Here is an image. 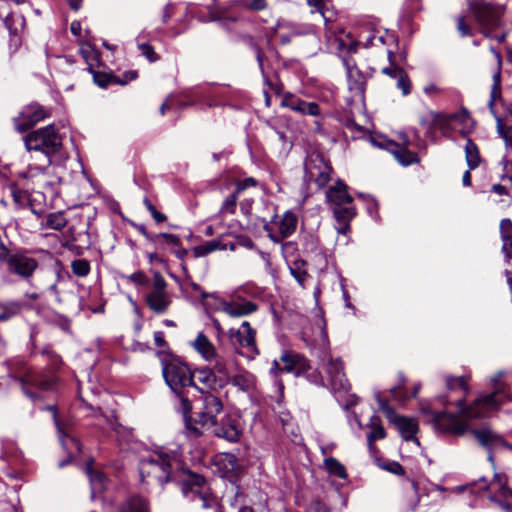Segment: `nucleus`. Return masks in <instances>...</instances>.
I'll list each match as a JSON object with an SVG mask.
<instances>
[{"mask_svg": "<svg viewBox=\"0 0 512 512\" xmlns=\"http://www.w3.org/2000/svg\"><path fill=\"white\" fill-rule=\"evenodd\" d=\"M139 472L142 481L156 482L163 486L169 482L181 484L184 495H190L193 501H200L202 507H208V497L202 492L204 476L183 468L174 453L154 451L140 461Z\"/></svg>", "mask_w": 512, "mask_h": 512, "instance_id": "1", "label": "nucleus"}, {"mask_svg": "<svg viewBox=\"0 0 512 512\" xmlns=\"http://www.w3.org/2000/svg\"><path fill=\"white\" fill-rule=\"evenodd\" d=\"M161 364L165 383L179 400L177 411L188 417L193 405L186 395V389L189 387L199 388L194 381V373L185 362L176 356L169 355L162 358Z\"/></svg>", "mask_w": 512, "mask_h": 512, "instance_id": "2", "label": "nucleus"}, {"mask_svg": "<svg viewBox=\"0 0 512 512\" xmlns=\"http://www.w3.org/2000/svg\"><path fill=\"white\" fill-rule=\"evenodd\" d=\"M503 373H497L491 379L493 391L489 394H482L470 405H466L465 397L456 402L459 415L467 420L485 418L494 410H498L508 397L507 385L502 381Z\"/></svg>", "mask_w": 512, "mask_h": 512, "instance_id": "3", "label": "nucleus"}, {"mask_svg": "<svg viewBox=\"0 0 512 512\" xmlns=\"http://www.w3.org/2000/svg\"><path fill=\"white\" fill-rule=\"evenodd\" d=\"M201 395L199 401L201 406L199 410L195 412V417L191 415L192 411L187 415L183 416L185 428L194 437L203 435L202 428L209 429L211 425L215 424L218 420L217 417L223 412L222 400L209 391H204L203 388H198Z\"/></svg>", "mask_w": 512, "mask_h": 512, "instance_id": "4", "label": "nucleus"}, {"mask_svg": "<svg viewBox=\"0 0 512 512\" xmlns=\"http://www.w3.org/2000/svg\"><path fill=\"white\" fill-rule=\"evenodd\" d=\"M24 144L28 151L41 152L46 156L47 164L62 148V137L54 125H48L28 133L24 137Z\"/></svg>", "mask_w": 512, "mask_h": 512, "instance_id": "5", "label": "nucleus"}, {"mask_svg": "<svg viewBox=\"0 0 512 512\" xmlns=\"http://www.w3.org/2000/svg\"><path fill=\"white\" fill-rule=\"evenodd\" d=\"M468 6L486 38H492V32L504 26V6L483 1H473Z\"/></svg>", "mask_w": 512, "mask_h": 512, "instance_id": "6", "label": "nucleus"}, {"mask_svg": "<svg viewBox=\"0 0 512 512\" xmlns=\"http://www.w3.org/2000/svg\"><path fill=\"white\" fill-rule=\"evenodd\" d=\"M13 378L20 383L24 394L33 400L38 399L39 395L31 387L40 391H55L58 386V377L52 370L28 368Z\"/></svg>", "mask_w": 512, "mask_h": 512, "instance_id": "7", "label": "nucleus"}, {"mask_svg": "<svg viewBox=\"0 0 512 512\" xmlns=\"http://www.w3.org/2000/svg\"><path fill=\"white\" fill-rule=\"evenodd\" d=\"M167 282L160 272L153 273L152 290L146 294L145 303L147 307L156 314L165 313L171 303V295L167 292Z\"/></svg>", "mask_w": 512, "mask_h": 512, "instance_id": "8", "label": "nucleus"}, {"mask_svg": "<svg viewBox=\"0 0 512 512\" xmlns=\"http://www.w3.org/2000/svg\"><path fill=\"white\" fill-rule=\"evenodd\" d=\"M306 182H314L319 188H323L331 179L333 171L329 162L319 153H312L305 161L304 165Z\"/></svg>", "mask_w": 512, "mask_h": 512, "instance_id": "9", "label": "nucleus"}, {"mask_svg": "<svg viewBox=\"0 0 512 512\" xmlns=\"http://www.w3.org/2000/svg\"><path fill=\"white\" fill-rule=\"evenodd\" d=\"M49 116L50 113L44 106L37 102L30 103L13 118L14 128L17 132L24 133Z\"/></svg>", "mask_w": 512, "mask_h": 512, "instance_id": "10", "label": "nucleus"}, {"mask_svg": "<svg viewBox=\"0 0 512 512\" xmlns=\"http://www.w3.org/2000/svg\"><path fill=\"white\" fill-rule=\"evenodd\" d=\"M212 434L230 443H237L242 435L239 419L232 414H225L209 428Z\"/></svg>", "mask_w": 512, "mask_h": 512, "instance_id": "11", "label": "nucleus"}, {"mask_svg": "<svg viewBox=\"0 0 512 512\" xmlns=\"http://www.w3.org/2000/svg\"><path fill=\"white\" fill-rule=\"evenodd\" d=\"M432 421L435 428L442 432L455 436H462L468 431V424L459 419V415L446 411H432Z\"/></svg>", "mask_w": 512, "mask_h": 512, "instance_id": "12", "label": "nucleus"}, {"mask_svg": "<svg viewBox=\"0 0 512 512\" xmlns=\"http://www.w3.org/2000/svg\"><path fill=\"white\" fill-rule=\"evenodd\" d=\"M38 265V261L28 256L27 251H17L11 254L7 263V270L11 274L28 279L33 275Z\"/></svg>", "mask_w": 512, "mask_h": 512, "instance_id": "13", "label": "nucleus"}, {"mask_svg": "<svg viewBox=\"0 0 512 512\" xmlns=\"http://www.w3.org/2000/svg\"><path fill=\"white\" fill-rule=\"evenodd\" d=\"M298 218L292 211H286L278 223V231L274 232L267 224L264 230L274 243H281L285 238L292 235L297 227Z\"/></svg>", "mask_w": 512, "mask_h": 512, "instance_id": "14", "label": "nucleus"}, {"mask_svg": "<svg viewBox=\"0 0 512 512\" xmlns=\"http://www.w3.org/2000/svg\"><path fill=\"white\" fill-rule=\"evenodd\" d=\"M255 330L250 326V323L244 321L238 330L230 329L229 336L233 344H239L241 347L246 348L248 353L256 355L259 353L255 342Z\"/></svg>", "mask_w": 512, "mask_h": 512, "instance_id": "15", "label": "nucleus"}, {"mask_svg": "<svg viewBox=\"0 0 512 512\" xmlns=\"http://www.w3.org/2000/svg\"><path fill=\"white\" fill-rule=\"evenodd\" d=\"M388 58L390 61V66L384 67L382 69V73L394 78L397 80V88L401 90L404 96H407L411 93L412 90V82L407 74V72L400 66L395 64L394 61V53L392 51H388Z\"/></svg>", "mask_w": 512, "mask_h": 512, "instance_id": "16", "label": "nucleus"}, {"mask_svg": "<svg viewBox=\"0 0 512 512\" xmlns=\"http://www.w3.org/2000/svg\"><path fill=\"white\" fill-rule=\"evenodd\" d=\"M218 470L222 473V477L227 478L230 482H235L242 471L237 456L233 453H223L218 455L215 460Z\"/></svg>", "mask_w": 512, "mask_h": 512, "instance_id": "17", "label": "nucleus"}, {"mask_svg": "<svg viewBox=\"0 0 512 512\" xmlns=\"http://www.w3.org/2000/svg\"><path fill=\"white\" fill-rule=\"evenodd\" d=\"M331 389L334 391L347 390L348 380L344 373L343 362L340 359L330 358L325 365Z\"/></svg>", "mask_w": 512, "mask_h": 512, "instance_id": "18", "label": "nucleus"}, {"mask_svg": "<svg viewBox=\"0 0 512 512\" xmlns=\"http://www.w3.org/2000/svg\"><path fill=\"white\" fill-rule=\"evenodd\" d=\"M280 361L283 363L282 370L287 373H294L299 376L311 369L309 361L300 354L285 352Z\"/></svg>", "mask_w": 512, "mask_h": 512, "instance_id": "19", "label": "nucleus"}, {"mask_svg": "<svg viewBox=\"0 0 512 512\" xmlns=\"http://www.w3.org/2000/svg\"><path fill=\"white\" fill-rule=\"evenodd\" d=\"M67 232L70 234L69 239L64 241L61 246L76 256L83 255L84 251L91 245L90 236L87 231L74 234V227H70Z\"/></svg>", "mask_w": 512, "mask_h": 512, "instance_id": "20", "label": "nucleus"}, {"mask_svg": "<svg viewBox=\"0 0 512 512\" xmlns=\"http://www.w3.org/2000/svg\"><path fill=\"white\" fill-rule=\"evenodd\" d=\"M385 149L391 152L403 166L419 163L420 161L417 153L410 151L406 146H402L393 140H385Z\"/></svg>", "mask_w": 512, "mask_h": 512, "instance_id": "21", "label": "nucleus"}, {"mask_svg": "<svg viewBox=\"0 0 512 512\" xmlns=\"http://www.w3.org/2000/svg\"><path fill=\"white\" fill-rule=\"evenodd\" d=\"M93 463L94 459L91 458L85 465V472L91 484L92 498H95L106 490L108 479L103 472L93 468Z\"/></svg>", "mask_w": 512, "mask_h": 512, "instance_id": "22", "label": "nucleus"}, {"mask_svg": "<svg viewBox=\"0 0 512 512\" xmlns=\"http://www.w3.org/2000/svg\"><path fill=\"white\" fill-rule=\"evenodd\" d=\"M389 423L394 425L400 432L402 438L406 441L415 440L417 443L418 439L415 435L418 432V423L414 418H409L402 415H396Z\"/></svg>", "mask_w": 512, "mask_h": 512, "instance_id": "23", "label": "nucleus"}, {"mask_svg": "<svg viewBox=\"0 0 512 512\" xmlns=\"http://www.w3.org/2000/svg\"><path fill=\"white\" fill-rule=\"evenodd\" d=\"M327 200L336 206L350 205L353 198L347 191V186L341 181H338L334 186H331L326 192Z\"/></svg>", "mask_w": 512, "mask_h": 512, "instance_id": "24", "label": "nucleus"}, {"mask_svg": "<svg viewBox=\"0 0 512 512\" xmlns=\"http://www.w3.org/2000/svg\"><path fill=\"white\" fill-rule=\"evenodd\" d=\"M470 433L480 443L481 446L487 450L499 446L500 443H504V439L499 434H496L490 429H471Z\"/></svg>", "mask_w": 512, "mask_h": 512, "instance_id": "25", "label": "nucleus"}, {"mask_svg": "<svg viewBox=\"0 0 512 512\" xmlns=\"http://www.w3.org/2000/svg\"><path fill=\"white\" fill-rule=\"evenodd\" d=\"M258 306L252 301L224 302L223 311L231 317L249 315L257 310Z\"/></svg>", "mask_w": 512, "mask_h": 512, "instance_id": "26", "label": "nucleus"}, {"mask_svg": "<svg viewBox=\"0 0 512 512\" xmlns=\"http://www.w3.org/2000/svg\"><path fill=\"white\" fill-rule=\"evenodd\" d=\"M117 512H150L149 502L139 495H133L119 505Z\"/></svg>", "mask_w": 512, "mask_h": 512, "instance_id": "27", "label": "nucleus"}, {"mask_svg": "<svg viewBox=\"0 0 512 512\" xmlns=\"http://www.w3.org/2000/svg\"><path fill=\"white\" fill-rule=\"evenodd\" d=\"M349 89L363 96L365 92L366 79L357 67H347Z\"/></svg>", "mask_w": 512, "mask_h": 512, "instance_id": "28", "label": "nucleus"}, {"mask_svg": "<svg viewBox=\"0 0 512 512\" xmlns=\"http://www.w3.org/2000/svg\"><path fill=\"white\" fill-rule=\"evenodd\" d=\"M194 348L208 361L216 357L215 347L204 333L198 334L194 341Z\"/></svg>", "mask_w": 512, "mask_h": 512, "instance_id": "29", "label": "nucleus"}, {"mask_svg": "<svg viewBox=\"0 0 512 512\" xmlns=\"http://www.w3.org/2000/svg\"><path fill=\"white\" fill-rule=\"evenodd\" d=\"M465 158L469 169H476L481 163L480 151L472 139H467L465 145Z\"/></svg>", "mask_w": 512, "mask_h": 512, "instance_id": "30", "label": "nucleus"}, {"mask_svg": "<svg viewBox=\"0 0 512 512\" xmlns=\"http://www.w3.org/2000/svg\"><path fill=\"white\" fill-rule=\"evenodd\" d=\"M369 427L370 433L367 435V441L370 447L376 440L384 439L386 437L385 429L381 423V419L378 416L370 418Z\"/></svg>", "mask_w": 512, "mask_h": 512, "instance_id": "31", "label": "nucleus"}, {"mask_svg": "<svg viewBox=\"0 0 512 512\" xmlns=\"http://www.w3.org/2000/svg\"><path fill=\"white\" fill-rule=\"evenodd\" d=\"M228 381L245 392L251 390L254 386V376L247 371L238 373L232 378L229 377Z\"/></svg>", "mask_w": 512, "mask_h": 512, "instance_id": "32", "label": "nucleus"}, {"mask_svg": "<svg viewBox=\"0 0 512 512\" xmlns=\"http://www.w3.org/2000/svg\"><path fill=\"white\" fill-rule=\"evenodd\" d=\"M197 376V381L202 384L203 390L214 389L217 384V377L213 370L210 368L197 369L194 373Z\"/></svg>", "mask_w": 512, "mask_h": 512, "instance_id": "33", "label": "nucleus"}, {"mask_svg": "<svg viewBox=\"0 0 512 512\" xmlns=\"http://www.w3.org/2000/svg\"><path fill=\"white\" fill-rule=\"evenodd\" d=\"M324 465L331 475H334L341 479H346L348 477L345 466L342 463H340L336 458H326L324 460Z\"/></svg>", "mask_w": 512, "mask_h": 512, "instance_id": "34", "label": "nucleus"}, {"mask_svg": "<svg viewBox=\"0 0 512 512\" xmlns=\"http://www.w3.org/2000/svg\"><path fill=\"white\" fill-rule=\"evenodd\" d=\"M67 224V219L65 218V215L63 212H53L49 213L46 216V221L44 226L46 228L54 229V230H61L63 229Z\"/></svg>", "mask_w": 512, "mask_h": 512, "instance_id": "35", "label": "nucleus"}, {"mask_svg": "<svg viewBox=\"0 0 512 512\" xmlns=\"http://www.w3.org/2000/svg\"><path fill=\"white\" fill-rule=\"evenodd\" d=\"M336 222H350L356 215L355 208L350 205L336 206L333 209Z\"/></svg>", "mask_w": 512, "mask_h": 512, "instance_id": "36", "label": "nucleus"}, {"mask_svg": "<svg viewBox=\"0 0 512 512\" xmlns=\"http://www.w3.org/2000/svg\"><path fill=\"white\" fill-rule=\"evenodd\" d=\"M305 266L306 261L300 259L294 261L292 266L290 267L291 274L302 287H304V283L306 279L309 277L308 272L304 268Z\"/></svg>", "mask_w": 512, "mask_h": 512, "instance_id": "37", "label": "nucleus"}, {"mask_svg": "<svg viewBox=\"0 0 512 512\" xmlns=\"http://www.w3.org/2000/svg\"><path fill=\"white\" fill-rule=\"evenodd\" d=\"M446 386L449 390H454L456 388H460L464 391L465 395L468 393V378L466 376H447L446 377Z\"/></svg>", "mask_w": 512, "mask_h": 512, "instance_id": "38", "label": "nucleus"}, {"mask_svg": "<svg viewBox=\"0 0 512 512\" xmlns=\"http://www.w3.org/2000/svg\"><path fill=\"white\" fill-rule=\"evenodd\" d=\"M90 263L86 259H77L72 261V273L78 277H86L90 273Z\"/></svg>", "mask_w": 512, "mask_h": 512, "instance_id": "39", "label": "nucleus"}, {"mask_svg": "<svg viewBox=\"0 0 512 512\" xmlns=\"http://www.w3.org/2000/svg\"><path fill=\"white\" fill-rule=\"evenodd\" d=\"M307 101L300 99L294 95H286L282 100V106L291 109L297 113L302 111L303 106H305Z\"/></svg>", "mask_w": 512, "mask_h": 512, "instance_id": "40", "label": "nucleus"}, {"mask_svg": "<svg viewBox=\"0 0 512 512\" xmlns=\"http://www.w3.org/2000/svg\"><path fill=\"white\" fill-rule=\"evenodd\" d=\"M238 193L234 191L228 197H226L222 203L220 208L221 214H234L236 211L237 201H238Z\"/></svg>", "mask_w": 512, "mask_h": 512, "instance_id": "41", "label": "nucleus"}, {"mask_svg": "<svg viewBox=\"0 0 512 512\" xmlns=\"http://www.w3.org/2000/svg\"><path fill=\"white\" fill-rule=\"evenodd\" d=\"M375 398L378 402V405H379V409L384 413L385 417L387 418V420L390 422L393 418H395V416L397 415V413L395 412V410L388 404V401L383 399L381 397V394L380 392H376L375 393Z\"/></svg>", "mask_w": 512, "mask_h": 512, "instance_id": "42", "label": "nucleus"}, {"mask_svg": "<svg viewBox=\"0 0 512 512\" xmlns=\"http://www.w3.org/2000/svg\"><path fill=\"white\" fill-rule=\"evenodd\" d=\"M93 75V80L101 88H106L111 82V74L106 72L94 71L92 67L88 68Z\"/></svg>", "mask_w": 512, "mask_h": 512, "instance_id": "43", "label": "nucleus"}, {"mask_svg": "<svg viewBox=\"0 0 512 512\" xmlns=\"http://www.w3.org/2000/svg\"><path fill=\"white\" fill-rule=\"evenodd\" d=\"M328 1L329 0H307L308 5L314 7L315 12H319L322 15L325 25L332 21V17L328 16L325 11V6Z\"/></svg>", "mask_w": 512, "mask_h": 512, "instance_id": "44", "label": "nucleus"}, {"mask_svg": "<svg viewBox=\"0 0 512 512\" xmlns=\"http://www.w3.org/2000/svg\"><path fill=\"white\" fill-rule=\"evenodd\" d=\"M143 204L145 205L146 209L150 212L151 216L153 217L157 224L163 223L164 221L167 220V216L159 212L148 198H144Z\"/></svg>", "mask_w": 512, "mask_h": 512, "instance_id": "45", "label": "nucleus"}, {"mask_svg": "<svg viewBox=\"0 0 512 512\" xmlns=\"http://www.w3.org/2000/svg\"><path fill=\"white\" fill-rule=\"evenodd\" d=\"M213 359L215 360V363L213 365V371L214 373H218L219 375L223 376L225 379H229V372H228V367H227V364H226V361L218 356L216 354V357H213Z\"/></svg>", "mask_w": 512, "mask_h": 512, "instance_id": "46", "label": "nucleus"}, {"mask_svg": "<svg viewBox=\"0 0 512 512\" xmlns=\"http://www.w3.org/2000/svg\"><path fill=\"white\" fill-rule=\"evenodd\" d=\"M381 468L386 471H389L392 474L403 476L405 475L404 467L397 461H387L381 464Z\"/></svg>", "mask_w": 512, "mask_h": 512, "instance_id": "47", "label": "nucleus"}, {"mask_svg": "<svg viewBox=\"0 0 512 512\" xmlns=\"http://www.w3.org/2000/svg\"><path fill=\"white\" fill-rule=\"evenodd\" d=\"M5 26L10 31L12 36L11 42L17 47L20 44V39L17 36V29L13 27L14 24V16L13 14H9L6 16L4 20Z\"/></svg>", "mask_w": 512, "mask_h": 512, "instance_id": "48", "label": "nucleus"}, {"mask_svg": "<svg viewBox=\"0 0 512 512\" xmlns=\"http://www.w3.org/2000/svg\"><path fill=\"white\" fill-rule=\"evenodd\" d=\"M127 279L137 285L147 286L150 284V279L146 276L143 271H137L129 275Z\"/></svg>", "mask_w": 512, "mask_h": 512, "instance_id": "49", "label": "nucleus"}, {"mask_svg": "<svg viewBox=\"0 0 512 512\" xmlns=\"http://www.w3.org/2000/svg\"><path fill=\"white\" fill-rule=\"evenodd\" d=\"M139 49L142 55L145 56L150 62H155L159 59V56L156 54L154 48L151 45L142 43L139 45Z\"/></svg>", "mask_w": 512, "mask_h": 512, "instance_id": "50", "label": "nucleus"}, {"mask_svg": "<svg viewBox=\"0 0 512 512\" xmlns=\"http://www.w3.org/2000/svg\"><path fill=\"white\" fill-rule=\"evenodd\" d=\"M301 115H310V116H320L321 110L320 106L316 102H306L305 106H303Z\"/></svg>", "mask_w": 512, "mask_h": 512, "instance_id": "51", "label": "nucleus"}, {"mask_svg": "<svg viewBox=\"0 0 512 512\" xmlns=\"http://www.w3.org/2000/svg\"><path fill=\"white\" fill-rule=\"evenodd\" d=\"M457 21V30L461 34V36H470L472 35L471 27L466 23L465 16L460 15L456 19Z\"/></svg>", "mask_w": 512, "mask_h": 512, "instance_id": "52", "label": "nucleus"}, {"mask_svg": "<svg viewBox=\"0 0 512 512\" xmlns=\"http://www.w3.org/2000/svg\"><path fill=\"white\" fill-rule=\"evenodd\" d=\"M500 235L502 240L512 236V221L509 218L501 220Z\"/></svg>", "mask_w": 512, "mask_h": 512, "instance_id": "53", "label": "nucleus"}, {"mask_svg": "<svg viewBox=\"0 0 512 512\" xmlns=\"http://www.w3.org/2000/svg\"><path fill=\"white\" fill-rule=\"evenodd\" d=\"M307 512H331L329 507L319 499L311 501L307 508Z\"/></svg>", "mask_w": 512, "mask_h": 512, "instance_id": "54", "label": "nucleus"}, {"mask_svg": "<svg viewBox=\"0 0 512 512\" xmlns=\"http://www.w3.org/2000/svg\"><path fill=\"white\" fill-rule=\"evenodd\" d=\"M257 186V181L255 178L253 177H248V178H245L244 180H241V181H238L236 183V193L240 194L242 191L246 190L247 188H250V187H255Z\"/></svg>", "mask_w": 512, "mask_h": 512, "instance_id": "55", "label": "nucleus"}, {"mask_svg": "<svg viewBox=\"0 0 512 512\" xmlns=\"http://www.w3.org/2000/svg\"><path fill=\"white\" fill-rule=\"evenodd\" d=\"M159 238H163L168 244L179 246L181 244L180 238L175 234L170 233H159L156 234V240Z\"/></svg>", "mask_w": 512, "mask_h": 512, "instance_id": "56", "label": "nucleus"}, {"mask_svg": "<svg viewBox=\"0 0 512 512\" xmlns=\"http://www.w3.org/2000/svg\"><path fill=\"white\" fill-rule=\"evenodd\" d=\"M206 247L209 253L216 250H226L227 243H223L220 239L211 240L206 242Z\"/></svg>", "mask_w": 512, "mask_h": 512, "instance_id": "57", "label": "nucleus"}, {"mask_svg": "<svg viewBox=\"0 0 512 512\" xmlns=\"http://www.w3.org/2000/svg\"><path fill=\"white\" fill-rule=\"evenodd\" d=\"M502 252L505 255L506 261L509 262L512 259V236L502 240Z\"/></svg>", "mask_w": 512, "mask_h": 512, "instance_id": "58", "label": "nucleus"}, {"mask_svg": "<svg viewBox=\"0 0 512 512\" xmlns=\"http://www.w3.org/2000/svg\"><path fill=\"white\" fill-rule=\"evenodd\" d=\"M132 226L141 233L148 241L156 242V235H151L144 224L132 223Z\"/></svg>", "mask_w": 512, "mask_h": 512, "instance_id": "59", "label": "nucleus"}, {"mask_svg": "<svg viewBox=\"0 0 512 512\" xmlns=\"http://www.w3.org/2000/svg\"><path fill=\"white\" fill-rule=\"evenodd\" d=\"M98 415H99V416H101V417H103V418L105 419L106 423H107L110 427L115 428V425H116V421H117V419H116V416H115L114 414H112V415L108 416V415H106V414H104V413L102 412V409H101L100 407H98V408L95 410V416H98Z\"/></svg>", "mask_w": 512, "mask_h": 512, "instance_id": "60", "label": "nucleus"}, {"mask_svg": "<svg viewBox=\"0 0 512 512\" xmlns=\"http://www.w3.org/2000/svg\"><path fill=\"white\" fill-rule=\"evenodd\" d=\"M266 6V0H252L250 3L246 5V8L254 11H260L265 9Z\"/></svg>", "mask_w": 512, "mask_h": 512, "instance_id": "61", "label": "nucleus"}, {"mask_svg": "<svg viewBox=\"0 0 512 512\" xmlns=\"http://www.w3.org/2000/svg\"><path fill=\"white\" fill-rule=\"evenodd\" d=\"M154 341L157 347L163 348L167 346L164 333L162 331H157L154 333Z\"/></svg>", "mask_w": 512, "mask_h": 512, "instance_id": "62", "label": "nucleus"}, {"mask_svg": "<svg viewBox=\"0 0 512 512\" xmlns=\"http://www.w3.org/2000/svg\"><path fill=\"white\" fill-rule=\"evenodd\" d=\"M12 197L14 202L17 203L18 205H22L26 198L25 193L22 190L18 189L12 191Z\"/></svg>", "mask_w": 512, "mask_h": 512, "instance_id": "63", "label": "nucleus"}, {"mask_svg": "<svg viewBox=\"0 0 512 512\" xmlns=\"http://www.w3.org/2000/svg\"><path fill=\"white\" fill-rule=\"evenodd\" d=\"M192 251L195 257H203L209 254L206 247V242L202 245L195 246Z\"/></svg>", "mask_w": 512, "mask_h": 512, "instance_id": "64", "label": "nucleus"}]
</instances>
